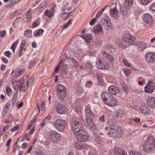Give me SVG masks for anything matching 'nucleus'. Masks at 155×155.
I'll return each mask as SVG.
<instances>
[{
  "label": "nucleus",
  "mask_w": 155,
  "mask_h": 155,
  "mask_svg": "<svg viewBox=\"0 0 155 155\" xmlns=\"http://www.w3.org/2000/svg\"><path fill=\"white\" fill-rule=\"evenodd\" d=\"M71 129L74 134L78 133L82 126L80 119L74 117L70 120Z\"/></svg>",
  "instance_id": "obj_1"
},
{
  "label": "nucleus",
  "mask_w": 155,
  "mask_h": 155,
  "mask_svg": "<svg viewBox=\"0 0 155 155\" xmlns=\"http://www.w3.org/2000/svg\"><path fill=\"white\" fill-rule=\"evenodd\" d=\"M111 130L110 131L108 134L113 138H119L121 136L120 130L117 125L115 124H113L110 126Z\"/></svg>",
  "instance_id": "obj_2"
},
{
  "label": "nucleus",
  "mask_w": 155,
  "mask_h": 155,
  "mask_svg": "<svg viewBox=\"0 0 155 155\" xmlns=\"http://www.w3.org/2000/svg\"><path fill=\"white\" fill-rule=\"evenodd\" d=\"M133 3V0H125L124 7L121 8L120 12L122 15L127 14L131 8Z\"/></svg>",
  "instance_id": "obj_3"
},
{
  "label": "nucleus",
  "mask_w": 155,
  "mask_h": 155,
  "mask_svg": "<svg viewBox=\"0 0 155 155\" xmlns=\"http://www.w3.org/2000/svg\"><path fill=\"white\" fill-rule=\"evenodd\" d=\"M57 94L58 97L61 100H63L66 97V89L63 85L59 84L57 88Z\"/></svg>",
  "instance_id": "obj_4"
},
{
  "label": "nucleus",
  "mask_w": 155,
  "mask_h": 155,
  "mask_svg": "<svg viewBox=\"0 0 155 155\" xmlns=\"http://www.w3.org/2000/svg\"><path fill=\"white\" fill-rule=\"evenodd\" d=\"M66 124V121L63 119H58L56 120L54 124L56 129L61 132L63 131Z\"/></svg>",
  "instance_id": "obj_5"
},
{
  "label": "nucleus",
  "mask_w": 155,
  "mask_h": 155,
  "mask_svg": "<svg viewBox=\"0 0 155 155\" xmlns=\"http://www.w3.org/2000/svg\"><path fill=\"white\" fill-rule=\"evenodd\" d=\"M49 138L52 142H56L60 139L59 134L55 130H51L49 132L48 135Z\"/></svg>",
  "instance_id": "obj_6"
},
{
  "label": "nucleus",
  "mask_w": 155,
  "mask_h": 155,
  "mask_svg": "<svg viewBox=\"0 0 155 155\" xmlns=\"http://www.w3.org/2000/svg\"><path fill=\"white\" fill-rule=\"evenodd\" d=\"M84 122V125L90 130L93 131L96 129V127L92 119H85Z\"/></svg>",
  "instance_id": "obj_7"
},
{
  "label": "nucleus",
  "mask_w": 155,
  "mask_h": 155,
  "mask_svg": "<svg viewBox=\"0 0 155 155\" xmlns=\"http://www.w3.org/2000/svg\"><path fill=\"white\" fill-rule=\"evenodd\" d=\"M96 66L97 68L101 70L106 69L108 68V65L107 63L104 61L102 57H101L97 61Z\"/></svg>",
  "instance_id": "obj_8"
},
{
  "label": "nucleus",
  "mask_w": 155,
  "mask_h": 155,
  "mask_svg": "<svg viewBox=\"0 0 155 155\" xmlns=\"http://www.w3.org/2000/svg\"><path fill=\"white\" fill-rule=\"evenodd\" d=\"M135 39V37H132L131 35L127 34H125L123 38L125 43L129 45H132Z\"/></svg>",
  "instance_id": "obj_9"
},
{
  "label": "nucleus",
  "mask_w": 155,
  "mask_h": 155,
  "mask_svg": "<svg viewBox=\"0 0 155 155\" xmlns=\"http://www.w3.org/2000/svg\"><path fill=\"white\" fill-rule=\"evenodd\" d=\"M103 20H102L101 22L102 24H104L105 29L106 30L110 29L111 28L112 26L111 24L110 21H108V16L106 15L105 14L104 15H103Z\"/></svg>",
  "instance_id": "obj_10"
},
{
  "label": "nucleus",
  "mask_w": 155,
  "mask_h": 155,
  "mask_svg": "<svg viewBox=\"0 0 155 155\" xmlns=\"http://www.w3.org/2000/svg\"><path fill=\"white\" fill-rule=\"evenodd\" d=\"M146 61L149 63H153L155 61V53L148 52L145 55Z\"/></svg>",
  "instance_id": "obj_11"
},
{
  "label": "nucleus",
  "mask_w": 155,
  "mask_h": 155,
  "mask_svg": "<svg viewBox=\"0 0 155 155\" xmlns=\"http://www.w3.org/2000/svg\"><path fill=\"white\" fill-rule=\"evenodd\" d=\"M101 57H102L104 60L107 59L112 65H113L115 62V60L113 57L105 51L103 53L102 56Z\"/></svg>",
  "instance_id": "obj_12"
},
{
  "label": "nucleus",
  "mask_w": 155,
  "mask_h": 155,
  "mask_svg": "<svg viewBox=\"0 0 155 155\" xmlns=\"http://www.w3.org/2000/svg\"><path fill=\"white\" fill-rule=\"evenodd\" d=\"M82 133H81L80 134L78 135V137L76 139L78 140V139L79 140H81L82 142L88 140V136L87 134L86 130L82 131Z\"/></svg>",
  "instance_id": "obj_13"
},
{
  "label": "nucleus",
  "mask_w": 155,
  "mask_h": 155,
  "mask_svg": "<svg viewBox=\"0 0 155 155\" xmlns=\"http://www.w3.org/2000/svg\"><path fill=\"white\" fill-rule=\"evenodd\" d=\"M93 138L98 144H101L103 142V138L101 137L96 132H93Z\"/></svg>",
  "instance_id": "obj_14"
},
{
  "label": "nucleus",
  "mask_w": 155,
  "mask_h": 155,
  "mask_svg": "<svg viewBox=\"0 0 155 155\" xmlns=\"http://www.w3.org/2000/svg\"><path fill=\"white\" fill-rule=\"evenodd\" d=\"M113 153L117 155H127L125 150L117 147H115L112 150Z\"/></svg>",
  "instance_id": "obj_15"
},
{
  "label": "nucleus",
  "mask_w": 155,
  "mask_h": 155,
  "mask_svg": "<svg viewBox=\"0 0 155 155\" xmlns=\"http://www.w3.org/2000/svg\"><path fill=\"white\" fill-rule=\"evenodd\" d=\"M143 18L144 22L149 25H151L153 22V17L149 13L145 14Z\"/></svg>",
  "instance_id": "obj_16"
},
{
  "label": "nucleus",
  "mask_w": 155,
  "mask_h": 155,
  "mask_svg": "<svg viewBox=\"0 0 155 155\" xmlns=\"http://www.w3.org/2000/svg\"><path fill=\"white\" fill-rule=\"evenodd\" d=\"M85 115L86 116L85 119H92V117H94L93 112L89 107H86L85 110Z\"/></svg>",
  "instance_id": "obj_17"
},
{
  "label": "nucleus",
  "mask_w": 155,
  "mask_h": 155,
  "mask_svg": "<svg viewBox=\"0 0 155 155\" xmlns=\"http://www.w3.org/2000/svg\"><path fill=\"white\" fill-rule=\"evenodd\" d=\"M108 90L109 93L112 95H115L119 92V89L115 85L110 86L108 88Z\"/></svg>",
  "instance_id": "obj_18"
},
{
  "label": "nucleus",
  "mask_w": 155,
  "mask_h": 155,
  "mask_svg": "<svg viewBox=\"0 0 155 155\" xmlns=\"http://www.w3.org/2000/svg\"><path fill=\"white\" fill-rule=\"evenodd\" d=\"M145 91L148 93H152L153 91L155 88L152 86V83L151 81H148V83L146 84L144 88Z\"/></svg>",
  "instance_id": "obj_19"
},
{
  "label": "nucleus",
  "mask_w": 155,
  "mask_h": 155,
  "mask_svg": "<svg viewBox=\"0 0 155 155\" xmlns=\"http://www.w3.org/2000/svg\"><path fill=\"white\" fill-rule=\"evenodd\" d=\"M81 140L76 141L74 144V147L78 150L83 149L87 148V146L85 144L81 143Z\"/></svg>",
  "instance_id": "obj_20"
},
{
  "label": "nucleus",
  "mask_w": 155,
  "mask_h": 155,
  "mask_svg": "<svg viewBox=\"0 0 155 155\" xmlns=\"http://www.w3.org/2000/svg\"><path fill=\"white\" fill-rule=\"evenodd\" d=\"M135 45L137 46V50L140 51H143L146 48V44L143 41H139Z\"/></svg>",
  "instance_id": "obj_21"
},
{
  "label": "nucleus",
  "mask_w": 155,
  "mask_h": 155,
  "mask_svg": "<svg viewBox=\"0 0 155 155\" xmlns=\"http://www.w3.org/2000/svg\"><path fill=\"white\" fill-rule=\"evenodd\" d=\"M148 106L150 107H155V98L153 97H148L146 101Z\"/></svg>",
  "instance_id": "obj_22"
},
{
  "label": "nucleus",
  "mask_w": 155,
  "mask_h": 155,
  "mask_svg": "<svg viewBox=\"0 0 155 155\" xmlns=\"http://www.w3.org/2000/svg\"><path fill=\"white\" fill-rule=\"evenodd\" d=\"M110 13L111 17L114 20H116L118 18L119 12L116 8L111 9L110 11Z\"/></svg>",
  "instance_id": "obj_23"
},
{
  "label": "nucleus",
  "mask_w": 155,
  "mask_h": 155,
  "mask_svg": "<svg viewBox=\"0 0 155 155\" xmlns=\"http://www.w3.org/2000/svg\"><path fill=\"white\" fill-rule=\"evenodd\" d=\"M154 146L144 143L143 145V149L147 153H150L155 147Z\"/></svg>",
  "instance_id": "obj_24"
},
{
  "label": "nucleus",
  "mask_w": 155,
  "mask_h": 155,
  "mask_svg": "<svg viewBox=\"0 0 155 155\" xmlns=\"http://www.w3.org/2000/svg\"><path fill=\"white\" fill-rule=\"evenodd\" d=\"M56 110L58 114H63L65 111V107L61 104H59L56 105Z\"/></svg>",
  "instance_id": "obj_25"
},
{
  "label": "nucleus",
  "mask_w": 155,
  "mask_h": 155,
  "mask_svg": "<svg viewBox=\"0 0 155 155\" xmlns=\"http://www.w3.org/2000/svg\"><path fill=\"white\" fill-rule=\"evenodd\" d=\"M106 104L110 106H114L117 104V102L116 99L112 95H110V98L108 99Z\"/></svg>",
  "instance_id": "obj_26"
},
{
  "label": "nucleus",
  "mask_w": 155,
  "mask_h": 155,
  "mask_svg": "<svg viewBox=\"0 0 155 155\" xmlns=\"http://www.w3.org/2000/svg\"><path fill=\"white\" fill-rule=\"evenodd\" d=\"M110 95H111L109 93L105 91H103L101 94V97L106 104L108 100V99H109L110 98Z\"/></svg>",
  "instance_id": "obj_27"
},
{
  "label": "nucleus",
  "mask_w": 155,
  "mask_h": 155,
  "mask_svg": "<svg viewBox=\"0 0 155 155\" xmlns=\"http://www.w3.org/2000/svg\"><path fill=\"white\" fill-rule=\"evenodd\" d=\"M140 109L141 110L142 112L146 115L148 114L150 112V110H149L148 107L145 104H142V105L140 107Z\"/></svg>",
  "instance_id": "obj_28"
},
{
  "label": "nucleus",
  "mask_w": 155,
  "mask_h": 155,
  "mask_svg": "<svg viewBox=\"0 0 155 155\" xmlns=\"http://www.w3.org/2000/svg\"><path fill=\"white\" fill-rule=\"evenodd\" d=\"M144 143L147 144L149 143L150 144L155 146V139L152 136H148Z\"/></svg>",
  "instance_id": "obj_29"
},
{
  "label": "nucleus",
  "mask_w": 155,
  "mask_h": 155,
  "mask_svg": "<svg viewBox=\"0 0 155 155\" xmlns=\"http://www.w3.org/2000/svg\"><path fill=\"white\" fill-rule=\"evenodd\" d=\"M24 82H20L19 83V91L20 92L21 91H22L23 92H25L28 89V82H27V84H26V86H24L23 87V88L22 89V87L24 84Z\"/></svg>",
  "instance_id": "obj_30"
},
{
  "label": "nucleus",
  "mask_w": 155,
  "mask_h": 155,
  "mask_svg": "<svg viewBox=\"0 0 155 155\" xmlns=\"http://www.w3.org/2000/svg\"><path fill=\"white\" fill-rule=\"evenodd\" d=\"M82 38L87 43L91 42V41L92 39V37L90 34H85L81 36Z\"/></svg>",
  "instance_id": "obj_31"
},
{
  "label": "nucleus",
  "mask_w": 155,
  "mask_h": 155,
  "mask_svg": "<svg viewBox=\"0 0 155 155\" xmlns=\"http://www.w3.org/2000/svg\"><path fill=\"white\" fill-rule=\"evenodd\" d=\"M102 27L100 25L98 24L94 27V31L95 33H98L102 31Z\"/></svg>",
  "instance_id": "obj_32"
},
{
  "label": "nucleus",
  "mask_w": 155,
  "mask_h": 155,
  "mask_svg": "<svg viewBox=\"0 0 155 155\" xmlns=\"http://www.w3.org/2000/svg\"><path fill=\"white\" fill-rule=\"evenodd\" d=\"M69 61L71 64L72 66L76 67L78 66V62L74 59L69 58Z\"/></svg>",
  "instance_id": "obj_33"
},
{
  "label": "nucleus",
  "mask_w": 155,
  "mask_h": 155,
  "mask_svg": "<svg viewBox=\"0 0 155 155\" xmlns=\"http://www.w3.org/2000/svg\"><path fill=\"white\" fill-rule=\"evenodd\" d=\"M32 10L31 9H29L25 13V15L27 16V18L28 20H29L31 18L32 15Z\"/></svg>",
  "instance_id": "obj_34"
},
{
  "label": "nucleus",
  "mask_w": 155,
  "mask_h": 155,
  "mask_svg": "<svg viewBox=\"0 0 155 155\" xmlns=\"http://www.w3.org/2000/svg\"><path fill=\"white\" fill-rule=\"evenodd\" d=\"M16 93H17V95L16 96L15 95L14 97L13 98L12 100V105L13 108H14L15 106V103L17 101V99L18 98V90H17L16 91Z\"/></svg>",
  "instance_id": "obj_35"
},
{
  "label": "nucleus",
  "mask_w": 155,
  "mask_h": 155,
  "mask_svg": "<svg viewBox=\"0 0 155 155\" xmlns=\"http://www.w3.org/2000/svg\"><path fill=\"white\" fill-rule=\"evenodd\" d=\"M24 35H26V37L29 38H32V31L31 30H26L24 32Z\"/></svg>",
  "instance_id": "obj_36"
},
{
  "label": "nucleus",
  "mask_w": 155,
  "mask_h": 155,
  "mask_svg": "<svg viewBox=\"0 0 155 155\" xmlns=\"http://www.w3.org/2000/svg\"><path fill=\"white\" fill-rule=\"evenodd\" d=\"M72 21L71 19H70L66 23L63 25L62 27L63 29L64 30L65 28L68 27L71 24Z\"/></svg>",
  "instance_id": "obj_37"
},
{
  "label": "nucleus",
  "mask_w": 155,
  "mask_h": 155,
  "mask_svg": "<svg viewBox=\"0 0 155 155\" xmlns=\"http://www.w3.org/2000/svg\"><path fill=\"white\" fill-rule=\"evenodd\" d=\"M65 10H63L61 11V15H67V16H65V18H64V20L67 19L69 17V15L71 13V12L70 13L67 12H65Z\"/></svg>",
  "instance_id": "obj_38"
},
{
  "label": "nucleus",
  "mask_w": 155,
  "mask_h": 155,
  "mask_svg": "<svg viewBox=\"0 0 155 155\" xmlns=\"http://www.w3.org/2000/svg\"><path fill=\"white\" fill-rule=\"evenodd\" d=\"M24 72V70L23 69H21L20 71L17 72L15 75H14L13 77H15V78H18V76H20L21 75L22 73Z\"/></svg>",
  "instance_id": "obj_39"
},
{
  "label": "nucleus",
  "mask_w": 155,
  "mask_h": 155,
  "mask_svg": "<svg viewBox=\"0 0 155 155\" xmlns=\"http://www.w3.org/2000/svg\"><path fill=\"white\" fill-rule=\"evenodd\" d=\"M129 155H142L140 153L134 150H130L129 152Z\"/></svg>",
  "instance_id": "obj_40"
},
{
  "label": "nucleus",
  "mask_w": 155,
  "mask_h": 155,
  "mask_svg": "<svg viewBox=\"0 0 155 155\" xmlns=\"http://www.w3.org/2000/svg\"><path fill=\"white\" fill-rule=\"evenodd\" d=\"M21 12L19 10L15 11L12 14L13 18H15L21 14Z\"/></svg>",
  "instance_id": "obj_41"
},
{
  "label": "nucleus",
  "mask_w": 155,
  "mask_h": 155,
  "mask_svg": "<svg viewBox=\"0 0 155 155\" xmlns=\"http://www.w3.org/2000/svg\"><path fill=\"white\" fill-rule=\"evenodd\" d=\"M123 71L125 75L127 76H129L130 74V71L128 69L125 68L123 69Z\"/></svg>",
  "instance_id": "obj_42"
},
{
  "label": "nucleus",
  "mask_w": 155,
  "mask_h": 155,
  "mask_svg": "<svg viewBox=\"0 0 155 155\" xmlns=\"http://www.w3.org/2000/svg\"><path fill=\"white\" fill-rule=\"evenodd\" d=\"M6 92L8 95L9 97L11 96V95L12 93V90L9 87H8L7 88L6 90Z\"/></svg>",
  "instance_id": "obj_43"
},
{
  "label": "nucleus",
  "mask_w": 155,
  "mask_h": 155,
  "mask_svg": "<svg viewBox=\"0 0 155 155\" xmlns=\"http://www.w3.org/2000/svg\"><path fill=\"white\" fill-rule=\"evenodd\" d=\"M41 110L45 111V110L46 105L44 101H42L41 103Z\"/></svg>",
  "instance_id": "obj_44"
},
{
  "label": "nucleus",
  "mask_w": 155,
  "mask_h": 155,
  "mask_svg": "<svg viewBox=\"0 0 155 155\" xmlns=\"http://www.w3.org/2000/svg\"><path fill=\"white\" fill-rule=\"evenodd\" d=\"M152 0H141V2L142 4L146 5L150 2Z\"/></svg>",
  "instance_id": "obj_45"
},
{
  "label": "nucleus",
  "mask_w": 155,
  "mask_h": 155,
  "mask_svg": "<svg viewBox=\"0 0 155 155\" xmlns=\"http://www.w3.org/2000/svg\"><path fill=\"white\" fill-rule=\"evenodd\" d=\"M86 64V68L87 69L90 70L92 69L93 67V66L91 65L90 63H87Z\"/></svg>",
  "instance_id": "obj_46"
},
{
  "label": "nucleus",
  "mask_w": 155,
  "mask_h": 155,
  "mask_svg": "<svg viewBox=\"0 0 155 155\" xmlns=\"http://www.w3.org/2000/svg\"><path fill=\"white\" fill-rule=\"evenodd\" d=\"M102 74L101 73H97L96 74L97 78L98 80L101 81L102 78Z\"/></svg>",
  "instance_id": "obj_47"
},
{
  "label": "nucleus",
  "mask_w": 155,
  "mask_h": 155,
  "mask_svg": "<svg viewBox=\"0 0 155 155\" xmlns=\"http://www.w3.org/2000/svg\"><path fill=\"white\" fill-rule=\"evenodd\" d=\"M95 45L97 46H100L101 44V42L100 40H96L94 41Z\"/></svg>",
  "instance_id": "obj_48"
},
{
  "label": "nucleus",
  "mask_w": 155,
  "mask_h": 155,
  "mask_svg": "<svg viewBox=\"0 0 155 155\" xmlns=\"http://www.w3.org/2000/svg\"><path fill=\"white\" fill-rule=\"evenodd\" d=\"M44 31L43 29H40L39 30L37 33L36 34V35L37 36H40L41 35L43 32Z\"/></svg>",
  "instance_id": "obj_49"
},
{
  "label": "nucleus",
  "mask_w": 155,
  "mask_h": 155,
  "mask_svg": "<svg viewBox=\"0 0 155 155\" xmlns=\"http://www.w3.org/2000/svg\"><path fill=\"white\" fill-rule=\"evenodd\" d=\"M45 14L47 16L49 17H51L52 15V14L51 11L49 10L46 11L45 12Z\"/></svg>",
  "instance_id": "obj_50"
},
{
  "label": "nucleus",
  "mask_w": 155,
  "mask_h": 155,
  "mask_svg": "<svg viewBox=\"0 0 155 155\" xmlns=\"http://www.w3.org/2000/svg\"><path fill=\"white\" fill-rule=\"evenodd\" d=\"M150 9L151 11H153L155 12V3L152 4V5L150 6Z\"/></svg>",
  "instance_id": "obj_51"
},
{
  "label": "nucleus",
  "mask_w": 155,
  "mask_h": 155,
  "mask_svg": "<svg viewBox=\"0 0 155 155\" xmlns=\"http://www.w3.org/2000/svg\"><path fill=\"white\" fill-rule=\"evenodd\" d=\"M25 41H23L21 42V45L20 47V49H22V50H24V51H25V49H24L25 44Z\"/></svg>",
  "instance_id": "obj_52"
},
{
  "label": "nucleus",
  "mask_w": 155,
  "mask_h": 155,
  "mask_svg": "<svg viewBox=\"0 0 155 155\" xmlns=\"http://www.w3.org/2000/svg\"><path fill=\"white\" fill-rule=\"evenodd\" d=\"M122 62L124 64L126 65L127 67H130L131 65L127 61L126 59H123Z\"/></svg>",
  "instance_id": "obj_53"
},
{
  "label": "nucleus",
  "mask_w": 155,
  "mask_h": 155,
  "mask_svg": "<svg viewBox=\"0 0 155 155\" xmlns=\"http://www.w3.org/2000/svg\"><path fill=\"white\" fill-rule=\"evenodd\" d=\"M4 54L8 58H10L11 57L12 54L10 53L9 51H7L4 53Z\"/></svg>",
  "instance_id": "obj_54"
},
{
  "label": "nucleus",
  "mask_w": 155,
  "mask_h": 155,
  "mask_svg": "<svg viewBox=\"0 0 155 155\" xmlns=\"http://www.w3.org/2000/svg\"><path fill=\"white\" fill-rule=\"evenodd\" d=\"M6 33V31L5 30H4L3 31H1L0 32V36L2 37H4Z\"/></svg>",
  "instance_id": "obj_55"
},
{
  "label": "nucleus",
  "mask_w": 155,
  "mask_h": 155,
  "mask_svg": "<svg viewBox=\"0 0 155 155\" xmlns=\"http://www.w3.org/2000/svg\"><path fill=\"white\" fill-rule=\"evenodd\" d=\"M47 2L46 1H44L42 2L39 5V7H40V9L43 8L44 7H45L46 3Z\"/></svg>",
  "instance_id": "obj_56"
},
{
  "label": "nucleus",
  "mask_w": 155,
  "mask_h": 155,
  "mask_svg": "<svg viewBox=\"0 0 155 155\" xmlns=\"http://www.w3.org/2000/svg\"><path fill=\"white\" fill-rule=\"evenodd\" d=\"M123 115L122 111H119L117 114V117L118 118L121 117Z\"/></svg>",
  "instance_id": "obj_57"
},
{
  "label": "nucleus",
  "mask_w": 155,
  "mask_h": 155,
  "mask_svg": "<svg viewBox=\"0 0 155 155\" xmlns=\"http://www.w3.org/2000/svg\"><path fill=\"white\" fill-rule=\"evenodd\" d=\"M19 126L18 124H17L11 130V132L14 131L16 130L19 127Z\"/></svg>",
  "instance_id": "obj_58"
},
{
  "label": "nucleus",
  "mask_w": 155,
  "mask_h": 155,
  "mask_svg": "<svg viewBox=\"0 0 155 155\" xmlns=\"http://www.w3.org/2000/svg\"><path fill=\"white\" fill-rule=\"evenodd\" d=\"M92 85V83L91 81H88L86 84V86L87 87L89 88L91 87Z\"/></svg>",
  "instance_id": "obj_59"
},
{
  "label": "nucleus",
  "mask_w": 155,
  "mask_h": 155,
  "mask_svg": "<svg viewBox=\"0 0 155 155\" xmlns=\"http://www.w3.org/2000/svg\"><path fill=\"white\" fill-rule=\"evenodd\" d=\"M104 115H102V116H101L99 119V120L100 121L102 122H104L105 121V120L104 119Z\"/></svg>",
  "instance_id": "obj_60"
},
{
  "label": "nucleus",
  "mask_w": 155,
  "mask_h": 155,
  "mask_svg": "<svg viewBox=\"0 0 155 155\" xmlns=\"http://www.w3.org/2000/svg\"><path fill=\"white\" fill-rule=\"evenodd\" d=\"M11 104V102L9 101L7 104L5 105V107L8 109Z\"/></svg>",
  "instance_id": "obj_61"
},
{
  "label": "nucleus",
  "mask_w": 155,
  "mask_h": 155,
  "mask_svg": "<svg viewBox=\"0 0 155 155\" xmlns=\"http://www.w3.org/2000/svg\"><path fill=\"white\" fill-rule=\"evenodd\" d=\"M36 64L35 62H31L30 63L29 65V68H31Z\"/></svg>",
  "instance_id": "obj_62"
},
{
  "label": "nucleus",
  "mask_w": 155,
  "mask_h": 155,
  "mask_svg": "<svg viewBox=\"0 0 155 155\" xmlns=\"http://www.w3.org/2000/svg\"><path fill=\"white\" fill-rule=\"evenodd\" d=\"M18 41H15L12 45V47L14 48H15L17 45L18 44Z\"/></svg>",
  "instance_id": "obj_63"
},
{
  "label": "nucleus",
  "mask_w": 155,
  "mask_h": 155,
  "mask_svg": "<svg viewBox=\"0 0 155 155\" xmlns=\"http://www.w3.org/2000/svg\"><path fill=\"white\" fill-rule=\"evenodd\" d=\"M27 144L26 142H25L22 144L21 147L22 148H25L27 147Z\"/></svg>",
  "instance_id": "obj_64"
}]
</instances>
